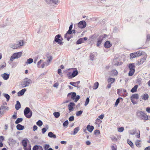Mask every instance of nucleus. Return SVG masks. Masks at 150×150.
Instances as JSON below:
<instances>
[{
    "label": "nucleus",
    "mask_w": 150,
    "mask_h": 150,
    "mask_svg": "<svg viewBox=\"0 0 150 150\" xmlns=\"http://www.w3.org/2000/svg\"><path fill=\"white\" fill-rule=\"evenodd\" d=\"M136 116L137 117L141 120H145L150 119V117L146 115L143 111L137 110L136 112Z\"/></svg>",
    "instance_id": "obj_1"
},
{
    "label": "nucleus",
    "mask_w": 150,
    "mask_h": 150,
    "mask_svg": "<svg viewBox=\"0 0 150 150\" xmlns=\"http://www.w3.org/2000/svg\"><path fill=\"white\" fill-rule=\"evenodd\" d=\"M43 60L42 59H40L39 62H38L37 64V66L38 68H40V65L42 62Z\"/></svg>",
    "instance_id": "obj_49"
},
{
    "label": "nucleus",
    "mask_w": 150,
    "mask_h": 150,
    "mask_svg": "<svg viewBox=\"0 0 150 150\" xmlns=\"http://www.w3.org/2000/svg\"><path fill=\"white\" fill-rule=\"evenodd\" d=\"M111 139L112 141H114L115 142H117V138L114 136L111 137Z\"/></svg>",
    "instance_id": "obj_50"
},
{
    "label": "nucleus",
    "mask_w": 150,
    "mask_h": 150,
    "mask_svg": "<svg viewBox=\"0 0 150 150\" xmlns=\"http://www.w3.org/2000/svg\"><path fill=\"white\" fill-rule=\"evenodd\" d=\"M71 95V98L75 102H76L80 98V96L78 95H76V93L75 92L69 93L67 95V96L69 97Z\"/></svg>",
    "instance_id": "obj_2"
},
{
    "label": "nucleus",
    "mask_w": 150,
    "mask_h": 150,
    "mask_svg": "<svg viewBox=\"0 0 150 150\" xmlns=\"http://www.w3.org/2000/svg\"><path fill=\"white\" fill-rule=\"evenodd\" d=\"M50 147V145L48 144H46L45 145L44 149L45 150H47Z\"/></svg>",
    "instance_id": "obj_59"
},
{
    "label": "nucleus",
    "mask_w": 150,
    "mask_h": 150,
    "mask_svg": "<svg viewBox=\"0 0 150 150\" xmlns=\"http://www.w3.org/2000/svg\"><path fill=\"white\" fill-rule=\"evenodd\" d=\"M11 47L13 49H17L18 48V46L17 44H14L11 45Z\"/></svg>",
    "instance_id": "obj_44"
},
{
    "label": "nucleus",
    "mask_w": 150,
    "mask_h": 150,
    "mask_svg": "<svg viewBox=\"0 0 150 150\" xmlns=\"http://www.w3.org/2000/svg\"><path fill=\"white\" fill-rule=\"evenodd\" d=\"M31 146L30 145H29L27 147H26L24 148V150H31Z\"/></svg>",
    "instance_id": "obj_55"
},
{
    "label": "nucleus",
    "mask_w": 150,
    "mask_h": 150,
    "mask_svg": "<svg viewBox=\"0 0 150 150\" xmlns=\"http://www.w3.org/2000/svg\"><path fill=\"white\" fill-rule=\"evenodd\" d=\"M72 33V30L69 29V30L65 34L64 37V38H67V40L69 41L70 39L72 38L71 37H70L69 36H67L68 34H71Z\"/></svg>",
    "instance_id": "obj_12"
},
{
    "label": "nucleus",
    "mask_w": 150,
    "mask_h": 150,
    "mask_svg": "<svg viewBox=\"0 0 150 150\" xmlns=\"http://www.w3.org/2000/svg\"><path fill=\"white\" fill-rule=\"evenodd\" d=\"M117 129L118 131L119 132H122L124 130V128L122 127L118 128Z\"/></svg>",
    "instance_id": "obj_54"
},
{
    "label": "nucleus",
    "mask_w": 150,
    "mask_h": 150,
    "mask_svg": "<svg viewBox=\"0 0 150 150\" xmlns=\"http://www.w3.org/2000/svg\"><path fill=\"white\" fill-rule=\"evenodd\" d=\"M69 84L71 85L72 86L75 87H76V85L75 82H71L69 83Z\"/></svg>",
    "instance_id": "obj_61"
},
{
    "label": "nucleus",
    "mask_w": 150,
    "mask_h": 150,
    "mask_svg": "<svg viewBox=\"0 0 150 150\" xmlns=\"http://www.w3.org/2000/svg\"><path fill=\"white\" fill-rule=\"evenodd\" d=\"M4 97L6 98V100L8 101L10 99V96L7 94H5L4 95Z\"/></svg>",
    "instance_id": "obj_42"
},
{
    "label": "nucleus",
    "mask_w": 150,
    "mask_h": 150,
    "mask_svg": "<svg viewBox=\"0 0 150 150\" xmlns=\"http://www.w3.org/2000/svg\"><path fill=\"white\" fill-rule=\"evenodd\" d=\"M48 136L50 138H55L56 137V135L53 134L52 132H49L48 134Z\"/></svg>",
    "instance_id": "obj_24"
},
{
    "label": "nucleus",
    "mask_w": 150,
    "mask_h": 150,
    "mask_svg": "<svg viewBox=\"0 0 150 150\" xmlns=\"http://www.w3.org/2000/svg\"><path fill=\"white\" fill-rule=\"evenodd\" d=\"M26 91V89L25 88L22 89L18 93V96H20L23 95Z\"/></svg>",
    "instance_id": "obj_20"
},
{
    "label": "nucleus",
    "mask_w": 150,
    "mask_h": 150,
    "mask_svg": "<svg viewBox=\"0 0 150 150\" xmlns=\"http://www.w3.org/2000/svg\"><path fill=\"white\" fill-rule=\"evenodd\" d=\"M39 146L35 145L34 146L33 148V150H38L39 149Z\"/></svg>",
    "instance_id": "obj_56"
},
{
    "label": "nucleus",
    "mask_w": 150,
    "mask_h": 150,
    "mask_svg": "<svg viewBox=\"0 0 150 150\" xmlns=\"http://www.w3.org/2000/svg\"><path fill=\"white\" fill-rule=\"evenodd\" d=\"M86 25V22L84 21H82L79 22L78 24V27L81 28H83Z\"/></svg>",
    "instance_id": "obj_9"
},
{
    "label": "nucleus",
    "mask_w": 150,
    "mask_h": 150,
    "mask_svg": "<svg viewBox=\"0 0 150 150\" xmlns=\"http://www.w3.org/2000/svg\"><path fill=\"white\" fill-rule=\"evenodd\" d=\"M130 98H132L133 99H138L139 98V95L137 94H133L131 96Z\"/></svg>",
    "instance_id": "obj_29"
},
{
    "label": "nucleus",
    "mask_w": 150,
    "mask_h": 150,
    "mask_svg": "<svg viewBox=\"0 0 150 150\" xmlns=\"http://www.w3.org/2000/svg\"><path fill=\"white\" fill-rule=\"evenodd\" d=\"M89 98L88 97H87L86 100V101H85V105L86 106L89 103Z\"/></svg>",
    "instance_id": "obj_52"
},
{
    "label": "nucleus",
    "mask_w": 150,
    "mask_h": 150,
    "mask_svg": "<svg viewBox=\"0 0 150 150\" xmlns=\"http://www.w3.org/2000/svg\"><path fill=\"white\" fill-rule=\"evenodd\" d=\"M87 39L88 38L86 37L83 38H81L76 41V44H77L79 45L83 43L84 42V41H86Z\"/></svg>",
    "instance_id": "obj_10"
},
{
    "label": "nucleus",
    "mask_w": 150,
    "mask_h": 150,
    "mask_svg": "<svg viewBox=\"0 0 150 150\" xmlns=\"http://www.w3.org/2000/svg\"><path fill=\"white\" fill-rule=\"evenodd\" d=\"M0 109L1 110L4 109L5 110H8V108L6 106L2 105L0 107Z\"/></svg>",
    "instance_id": "obj_40"
},
{
    "label": "nucleus",
    "mask_w": 150,
    "mask_h": 150,
    "mask_svg": "<svg viewBox=\"0 0 150 150\" xmlns=\"http://www.w3.org/2000/svg\"><path fill=\"white\" fill-rule=\"evenodd\" d=\"M142 141L141 140L138 139L135 141V144L137 147L138 148H140L141 147V146L140 145V143Z\"/></svg>",
    "instance_id": "obj_27"
},
{
    "label": "nucleus",
    "mask_w": 150,
    "mask_h": 150,
    "mask_svg": "<svg viewBox=\"0 0 150 150\" xmlns=\"http://www.w3.org/2000/svg\"><path fill=\"white\" fill-rule=\"evenodd\" d=\"M33 60L32 58H29L27 59L26 63L30 64L33 62Z\"/></svg>",
    "instance_id": "obj_46"
},
{
    "label": "nucleus",
    "mask_w": 150,
    "mask_h": 150,
    "mask_svg": "<svg viewBox=\"0 0 150 150\" xmlns=\"http://www.w3.org/2000/svg\"><path fill=\"white\" fill-rule=\"evenodd\" d=\"M95 57V53H94L91 54L90 56V59L91 61H93Z\"/></svg>",
    "instance_id": "obj_39"
},
{
    "label": "nucleus",
    "mask_w": 150,
    "mask_h": 150,
    "mask_svg": "<svg viewBox=\"0 0 150 150\" xmlns=\"http://www.w3.org/2000/svg\"><path fill=\"white\" fill-rule=\"evenodd\" d=\"M9 142L12 144H15L17 142L16 141L12 138H9L8 139Z\"/></svg>",
    "instance_id": "obj_25"
},
{
    "label": "nucleus",
    "mask_w": 150,
    "mask_h": 150,
    "mask_svg": "<svg viewBox=\"0 0 150 150\" xmlns=\"http://www.w3.org/2000/svg\"><path fill=\"white\" fill-rule=\"evenodd\" d=\"M28 140L27 139H23L22 140V145L23 146V148L27 146V141Z\"/></svg>",
    "instance_id": "obj_26"
},
{
    "label": "nucleus",
    "mask_w": 150,
    "mask_h": 150,
    "mask_svg": "<svg viewBox=\"0 0 150 150\" xmlns=\"http://www.w3.org/2000/svg\"><path fill=\"white\" fill-rule=\"evenodd\" d=\"M149 98V95L147 93L143 94L140 98L139 100L140 101H142L143 100H146Z\"/></svg>",
    "instance_id": "obj_11"
},
{
    "label": "nucleus",
    "mask_w": 150,
    "mask_h": 150,
    "mask_svg": "<svg viewBox=\"0 0 150 150\" xmlns=\"http://www.w3.org/2000/svg\"><path fill=\"white\" fill-rule=\"evenodd\" d=\"M15 107L16 110H18L21 108L20 103L18 101H16V103L15 105Z\"/></svg>",
    "instance_id": "obj_21"
},
{
    "label": "nucleus",
    "mask_w": 150,
    "mask_h": 150,
    "mask_svg": "<svg viewBox=\"0 0 150 150\" xmlns=\"http://www.w3.org/2000/svg\"><path fill=\"white\" fill-rule=\"evenodd\" d=\"M108 82H110V83L112 84L115 81V79L112 78H110L108 79Z\"/></svg>",
    "instance_id": "obj_37"
},
{
    "label": "nucleus",
    "mask_w": 150,
    "mask_h": 150,
    "mask_svg": "<svg viewBox=\"0 0 150 150\" xmlns=\"http://www.w3.org/2000/svg\"><path fill=\"white\" fill-rule=\"evenodd\" d=\"M94 134L96 135H98L100 134V131L98 129H96L94 131Z\"/></svg>",
    "instance_id": "obj_53"
},
{
    "label": "nucleus",
    "mask_w": 150,
    "mask_h": 150,
    "mask_svg": "<svg viewBox=\"0 0 150 150\" xmlns=\"http://www.w3.org/2000/svg\"><path fill=\"white\" fill-rule=\"evenodd\" d=\"M60 38H62L60 35L58 34L56 35L55 36L54 40L53 41V43L54 44L55 42H56L60 45H62L63 44V42H62V40Z\"/></svg>",
    "instance_id": "obj_6"
},
{
    "label": "nucleus",
    "mask_w": 150,
    "mask_h": 150,
    "mask_svg": "<svg viewBox=\"0 0 150 150\" xmlns=\"http://www.w3.org/2000/svg\"><path fill=\"white\" fill-rule=\"evenodd\" d=\"M9 74H7L6 73H4L3 74L1 75V76L4 80H7L8 79L9 77Z\"/></svg>",
    "instance_id": "obj_18"
},
{
    "label": "nucleus",
    "mask_w": 150,
    "mask_h": 150,
    "mask_svg": "<svg viewBox=\"0 0 150 150\" xmlns=\"http://www.w3.org/2000/svg\"><path fill=\"white\" fill-rule=\"evenodd\" d=\"M146 59V57H144L143 58H142L139 59L137 62V64L138 65H140L142 64L143 62L145 61Z\"/></svg>",
    "instance_id": "obj_16"
},
{
    "label": "nucleus",
    "mask_w": 150,
    "mask_h": 150,
    "mask_svg": "<svg viewBox=\"0 0 150 150\" xmlns=\"http://www.w3.org/2000/svg\"><path fill=\"white\" fill-rule=\"evenodd\" d=\"M47 129H46L45 128H43L42 129V132L43 134H45L47 131V129H48V127L47 125Z\"/></svg>",
    "instance_id": "obj_43"
},
{
    "label": "nucleus",
    "mask_w": 150,
    "mask_h": 150,
    "mask_svg": "<svg viewBox=\"0 0 150 150\" xmlns=\"http://www.w3.org/2000/svg\"><path fill=\"white\" fill-rule=\"evenodd\" d=\"M23 120V118H18L15 121V123L16 124H18L21 122Z\"/></svg>",
    "instance_id": "obj_30"
},
{
    "label": "nucleus",
    "mask_w": 150,
    "mask_h": 150,
    "mask_svg": "<svg viewBox=\"0 0 150 150\" xmlns=\"http://www.w3.org/2000/svg\"><path fill=\"white\" fill-rule=\"evenodd\" d=\"M99 83L98 82H96L94 85V86L93 87V89H96L98 88V87Z\"/></svg>",
    "instance_id": "obj_34"
},
{
    "label": "nucleus",
    "mask_w": 150,
    "mask_h": 150,
    "mask_svg": "<svg viewBox=\"0 0 150 150\" xmlns=\"http://www.w3.org/2000/svg\"><path fill=\"white\" fill-rule=\"evenodd\" d=\"M69 124V122L68 120L65 121L63 124V126L64 127L67 126Z\"/></svg>",
    "instance_id": "obj_47"
},
{
    "label": "nucleus",
    "mask_w": 150,
    "mask_h": 150,
    "mask_svg": "<svg viewBox=\"0 0 150 150\" xmlns=\"http://www.w3.org/2000/svg\"><path fill=\"white\" fill-rule=\"evenodd\" d=\"M150 40V35L149 34H147L146 36V42L149 41Z\"/></svg>",
    "instance_id": "obj_58"
},
{
    "label": "nucleus",
    "mask_w": 150,
    "mask_h": 150,
    "mask_svg": "<svg viewBox=\"0 0 150 150\" xmlns=\"http://www.w3.org/2000/svg\"><path fill=\"white\" fill-rule=\"evenodd\" d=\"M22 53L21 52H19L13 53L10 59V61L12 62L14 59L20 58L22 55Z\"/></svg>",
    "instance_id": "obj_7"
},
{
    "label": "nucleus",
    "mask_w": 150,
    "mask_h": 150,
    "mask_svg": "<svg viewBox=\"0 0 150 150\" xmlns=\"http://www.w3.org/2000/svg\"><path fill=\"white\" fill-rule=\"evenodd\" d=\"M142 54V52L140 51H139L137 52L131 53L130 55V59H133L137 57L141 56Z\"/></svg>",
    "instance_id": "obj_8"
},
{
    "label": "nucleus",
    "mask_w": 150,
    "mask_h": 150,
    "mask_svg": "<svg viewBox=\"0 0 150 150\" xmlns=\"http://www.w3.org/2000/svg\"><path fill=\"white\" fill-rule=\"evenodd\" d=\"M113 72L115 75H117V71L115 70H113Z\"/></svg>",
    "instance_id": "obj_63"
},
{
    "label": "nucleus",
    "mask_w": 150,
    "mask_h": 150,
    "mask_svg": "<svg viewBox=\"0 0 150 150\" xmlns=\"http://www.w3.org/2000/svg\"><path fill=\"white\" fill-rule=\"evenodd\" d=\"M53 115L56 118H58L60 116V113L58 112H55L53 113Z\"/></svg>",
    "instance_id": "obj_33"
},
{
    "label": "nucleus",
    "mask_w": 150,
    "mask_h": 150,
    "mask_svg": "<svg viewBox=\"0 0 150 150\" xmlns=\"http://www.w3.org/2000/svg\"><path fill=\"white\" fill-rule=\"evenodd\" d=\"M17 129L19 130H22L24 128V126L22 125L21 124H17L16 126Z\"/></svg>",
    "instance_id": "obj_22"
},
{
    "label": "nucleus",
    "mask_w": 150,
    "mask_h": 150,
    "mask_svg": "<svg viewBox=\"0 0 150 150\" xmlns=\"http://www.w3.org/2000/svg\"><path fill=\"white\" fill-rule=\"evenodd\" d=\"M127 142L128 144L131 147H132V148H134V146L133 144L131 141L129 140V139H128L127 140Z\"/></svg>",
    "instance_id": "obj_36"
},
{
    "label": "nucleus",
    "mask_w": 150,
    "mask_h": 150,
    "mask_svg": "<svg viewBox=\"0 0 150 150\" xmlns=\"http://www.w3.org/2000/svg\"><path fill=\"white\" fill-rule=\"evenodd\" d=\"M45 1L49 4H57L58 3V0H45Z\"/></svg>",
    "instance_id": "obj_15"
},
{
    "label": "nucleus",
    "mask_w": 150,
    "mask_h": 150,
    "mask_svg": "<svg viewBox=\"0 0 150 150\" xmlns=\"http://www.w3.org/2000/svg\"><path fill=\"white\" fill-rule=\"evenodd\" d=\"M78 74V71L76 70H74L73 71L72 73L71 74V75L72 76V77H74L77 76Z\"/></svg>",
    "instance_id": "obj_31"
},
{
    "label": "nucleus",
    "mask_w": 150,
    "mask_h": 150,
    "mask_svg": "<svg viewBox=\"0 0 150 150\" xmlns=\"http://www.w3.org/2000/svg\"><path fill=\"white\" fill-rule=\"evenodd\" d=\"M23 41H20L18 44H17L18 46V47L21 46H22L23 45Z\"/></svg>",
    "instance_id": "obj_48"
},
{
    "label": "nucleus",
    "mask_w": 150,
    "mask_h": 150,
    "mask_svg": "<svg viewBox=\"0 0 150 150\" xmlns=\"http://www.w3.org/2000/svg\"><path fill=\"white\" fill-rule=\"evenodd\" d=\"M128 67L129 69L128 75L130 76H132L135 71V67L134 65V64L132 63L130 64L128 66Z\"/></svg>",
    "instance_id": "obj_5"
},
{
    "label": "nucleus",
    "mask_w": 150,
    "mask_h": 150,
    "mask_svg": "<svg viewBox=\"0 0 150 150\" xmlns=\"http://www.w3.org/2000/svg\"><path fill=\"white\" fill-rule=\"evenodd\" d=\"M47 58L48 60L47 61V62L49 63V62L52 60V57L51 56H50L49 57H48Z\"/></svg>",
    "instance_id": "obj_51"
},
{
    "label": "nucleus",
    "mask_w": 150,
    "mask_h": 150,
    "mask_svg": "<svg viewBox=\"0 0 150 150\" xmlns=\"http://www.w3.org/2000/svg\"><path fill=\"white\" fill-rule=\"evenodd\" d=\"M0 68H1V69H2L4 67H5L6 66V64L5 63H4L2 65H0Z\"/></svg>",
    "instance_id": "obj_60"
},
{
    "label": "nucleus",
    "mask_w": 150,
    "mask_h": 150,
    "mask_svg": "<svg viewBox=\"0 0 150 150\" xmlns=\"http://www.w3.org/2000/svg\"><path fill=\"white\" fill-rule=\"evenodd\" d=\"M83 113L82 110H79L77 111L76 113V115L77 116H78L81 115Z\"/></svg>",
    "instance_id": "obj_41"
},
{
    "label": "nucleus",
    "mask_w": 150,
    "mask_h": 150,
    "mask_svg": "<svg viewBox=\"0 0 150 150\" xmlns=\"http://www.w3.org/2000/svg\"><path fill=\"white\" fill-rule=\"evenodd\" d=\"M79 130L80 129L79 127H76L74 130V133L73 134L74 135L75 134L78 132Z\"/></svg>",
    "instance_id": "obj_32"
},
{
    "label": "nucleus",
    "mask_w": 150,
    "mask_h": 150,
    "mask_svg": "<svg viewBox=\"0 0 150 150\" xmlns=\"http://www.w3.org/2000/svg\"><path fill=\"white\" fill-rule=\"evenodd\" d=\"M138 86L137 85H136L131 90V92L132 93H134L137 91Z\"/></svg>",
    "instance_id": "obj_28"
},
{
    "label": "nucleus",
    "mask_w": 150,
    "mask_h": 150,
    "mask_svg": "<svg viewBox=\"0 0 150 150\" xmlns=\"http://www.w3.org/2000/svg\"><path fill=\"white\" fill-rule=\"evenodd\" d=\"M121 99L122 100H123V99L122 98L120 97L117 99L115 103V106H117L120 103V100Z\"/></svg>",
    "instance_id": "obj_35"
},
{
    "label": "nucleus",
    "mask_w": 150,
    "mask_h": 150,
    "mask_svg": "<svg viewBox=\"0 0 150 150\" xmlns=\"http://www.w3.org/2000/svg\"><path fill=\"white\" fill-rule=\"evenodd\" d=\"M112 45L110 43V42L109 41H107L104 44L105 47L106 48H108L111 47Z\"/></svg>",
    "instance_id": "obj_17"
},
{
    "label": "nucleus",
    "mask_w": 150,
    "mask_h": 150,
    "mask_svg": "<svg viewBox=\"0 0 150 150\" xmlns=\"http://www.w3.org/2000/svg\"><path fill=\"white\" fill-rule=\"evenodd\" d=\"M103 40V38L102 36H99V38L97 39V42L96 45L99 47L102 42Z\"/></svg>",
    "instance_id": "obj_14"
},
{
    "label": "nucleus",
    "mask_w": 150,
    "mask_h": 150,
    "mask_svg": "<svg viewBox=\"0 0 150 150\" xmlns=\"http://www.w3.org/2000/svg\"><path fill=\"white\" fill-rule=\"evenodd\" d=\"M71 73L70 72H69L67 74V76L69 79H71L73 78V77H72V76L71 75Z\"/></svg>",
    "instance_id": "obj_45"
},
{
    "label": "nucleus",
    "mask_w": 150,
    "mask_h": 150,
    "mask_svg": "<svg viewBox=\"0 0 150 150\" xmlns=\"http://www.w3.org/2000/svg\"><path fill=\"white\" fill-rule=\"evenodd\" d=\"M111 148L112 150H117L116 148L114 146H112Z\"/></svg>",
    "instance_id": "obj_64"
},
{
    "label": "nucleus",
    "mask_w": 150,
    "mask_h": 150,
    "mask_svg": "<svg viewBox=\"0 0 150 150\" xmlns=\"http://www.w3.org/2000/svg\"><path fill=\"white\" fill-rule=\"evenodd\" d=\"M94 129V127L92 125H88L86 127V129L88 132H91L93 131Z\"/></svg>",
    "instance_id": "obj_19"
},
{
    "label": "nucleus",
    "mask_w": 150,
    "mask_h": 150,
    "mask_svg": "<svg viewBox=\"0 0 150 150\" xmlns=\"http://www.w3.org/2000/svg\"><path fill=\"white\" fill-rule=\"evenodd\" d=\"M36 124L39 127H40L42 125L43 122L41 120H39L37 122Z\"/></svg>",
    "instance_id": "obj_38"
},
{
    "label": "nucleus",
    "mask_w": 150,
    "mask_h": 150,
    "mask_svg": "<svg viewBox=\"0 0 150 150\" xmlns=\"http://www.w3.org/2000/svg\"><path fill=\"white\" fill-rule=\"evenodd\" d=\"M33 130L34 131H35V130H36L38 129L37 126L35 125H34L33 127Z\"/></svg>",
    "instance_id": "obj_62"
},
{
    "label": "nucleus",
    "mask_w": 150,
    "mask_h": 150,
    "mask_svg": "<svg viewBox=\"0 0 150 150\" xmlns=\"http://www.w3.org/2000/svg\"><path fill=\"white\" fill-rule=\"evenodd\" d=\"M24 114L27 118H30L32 116L33 112L29 108L26 107L24 110Z\"/></svg>",
    "instance_id": "obj_3"
},
{
    "label": "nucleus",
    "mask_w": 150,
    "mask_h": 150,
    "mask_svg": "<svg viewBox=\"0 0 150 150\" xmlns=\"http://www.w3.org/2000/svg\"><path fill=\"white\" fill-rule=\"evenodd\" d=\"M32 83V80L27 78H25L23 81L21 83V85L23 88H24L28 86L30 83Z\"/></svg>",
    "instance_id": "obj_4"
},
{
    "label": "nucleus",
    "mask_w": 150,
    "mask_h": 150,
    "mask_svg": "<svg viewBox=\"0 0 150 150\" xmlns=\"http://www.w3.org/2000/svg\"><path fill=\"white\" fill-rule=\"evenodd\" d=\"M74 117L73 116H71L69 118V120L71 122L74 120Z\"/></svg>",
    "instance_id": "obj_57"
},
{
    "label": "nucleus",
    "mask_w": 150,
    "mask_h": 150,
    "mask_svg": "<svg viewBox=\"0 0 150 150\" xmlns=\"http://www.w3.org/2000/svg\"><path fill=\"white\" fill-rule=\"evenodd\" d=\"M137 131V129L136 128H135L132 130H130L129 131V133L131 135H134L136 133Z\"/></svg>",
    "instance_id": "obj_23"
},
{
    "label": "nucleus",
    "mask_w": 150,
    "mask_h": 150,
    "mask_svg": "<svg viewBox=\"0 0 150 150\" xmlns=\"http://www.w3.org/2000/svg\"><path fill=\"white\" fill-rule=\"evenodd\" d=\"M75 106V104L73 102H70L68 105L69 112L73 110V107Z\"/></svg>",
    "instance_id": "obj_13"
}]
</instances>
